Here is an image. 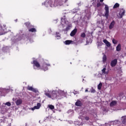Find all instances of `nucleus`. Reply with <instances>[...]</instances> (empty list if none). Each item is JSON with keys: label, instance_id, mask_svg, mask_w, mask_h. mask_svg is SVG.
Listing matches in <instances>:
<instances>
[{"label": "nucleus", "instance_id": "obj_35", "mask_svg": "<svg viewBox=\"0 0 126 126\" xmlns=\"http://www.w3.org/2000/svg\"><path fill=\"white\" fill-rule=\"evenodd\" d=\"M85 119L86 121H88L89 120V117H86Z\"/></svg>", "mask_w": 126, "mask_h": 126}, {"label": "nucleus", "instance_id": "obj_36", "mask_svg": "<svg viewBox=\"0 0 126 126\" xmlns=\"http://www.w3.org/2000/svg\"><path fill=\"white\" fill-rule=\"evenodd\" d=\"M30 23H25V25H26V26H29V25H30Z\"/></svg>", "mask_w": 126, "mask_h": 126}, {"label": "nucleus", "instance_id": "obj_2", "mask_svg": "<svg viewBox=\"0 0 126 126\" xmlns=\"http://www.w3.org/2000/svg\"><path fill=\"white\" fill-rule=\"evenodd\" d=\"M66 25H67L65 29L66 31H68V30H70L71 29V24H69L68 21L66 20L65 16H64L61 18V24L60 25V26L62 27V28H64Z\"/></svg>", "mask_w": 126, "mask_h": 126}, {"label": "nucleus", "instance_id": "obj_30", "mask_svg": "<svg viewBox=\"0 0 126 126\" xmlns=\"http://www.w3.org/2000/svg\"><path fill=\"white\" fill-rule=\"evenodd\" d=\"M5 105L6 106H8V107H10V106H11V103L9 102H7L5 103Z\"/></svg>", "mask_w": 126, "mask_h": 126}, {"label": "nucleus", "instance_id": "obj_32", "mask_svg": "<svg viewBox=\"0 0 126 126\" xmlns=\"http://www.w3.org/2000/svg\"><path fill=\"white\" fill-rule=\"evenodd\" d=\"M91 93H95V92H96V91L95 90V89H93V88H92L91 90Z\"/></svg>", "mask_w": 126, "mask_h": 126}, {"label": "nucleus", "instance_id": "obj_15", "mask_svg": "<svg viewBox=\"0 0 126 126\" xmlns=\"http://www.w3.org/2000/svg\"><path fill=\"white\" fill-rule=\"evenodd\" d=\"M28 90L30 91H32L33 92H37V90L36 89L33 88L32 87L28 86Z\"/></svg>", "mask_w": 126, "mask_h": 126}, {"label": "nucleus", "instance_id": "obj_12", "mask_svg": "<svg viewBox=\"0 0 126 126\" xmlns=\"http://www.w3.org/2000/svg\"><path fill=\"white\" fill-rule=\"evenodd\" d=\"M107 68L105 66L102 70V74H108L109 73V70L106 71Z\"/></svg>", "mask_w": 126, "mask_h": 126}, {"label": "nucleus", "instance_id": "obj_18", "mask_svg": "<svg viewBox=\"0 0 126 126\" xmlns=\"http://www.w3.org/2000/svg\"><path fill=\"white\" fill-rule=\"evenodd\" d=\"M117 101L116 100H113L110 103V106L111 107H113V106H116L117 105Z\"/></svg>", "mask_w": 126, "mask_h": 126}, {"label": "nucleus", "instance_id": "obj_26", "mask_svg": "<svg viewBox=\"0 0 126 126\" xmlns=\"http://www.w3.org/2000/svg\"><path fill=\"white\" fill-rule=\"evenodd\" d=\"M30 32H36V29L35 28H32L29 30Z\"/></svg>", "mask_w": 126, "mask_h": 126}, {"label": "nucleus", "instance_id": "obj_25", "mask_svg": "<svg viewBox=\"0 0 126 126\" xmlns=\"http://www.w3.org/2000/svg\"><path fill=\"white\" fill-rule=\"evenodd\" d=\"M48 107L50 110H54L55 109V106L53 105H48Z\"/></svg>", "mask_w": 126, "mask_h": 126}, {"label": "nucleus", "instance_id": "obj_34", "mask_svg": "<svg viewBox=\"0 0 126 126\" xmlns=\"http://www.w3.org/2000/svg\"><path fill=\"white\" fill-rule=\"evenodd\" d=\"M73 93L74 95H76V94H78V92L75 91L74 92H73Z\"/></svg>", "mask_w": 126, "mask_h": 126}, {"label": "nucleus", "instance_id": "obj_24", "mask_svg": "<svg viewBox=\"0 0 126 126\" xmlns=\"http://www.w3.org/2000/svg\"><path fill=\"white\" fill-rule=\"evenodd\" d=\"M102 61L103 63H106V61H107V56L106 55H103V57L102 58Z\"/></svg>", "mask_w": 126, "mask_h": 126}, {"label": "nucleus", "instance_id": "obj_22", "mask_svg": "<svg viewBox=\"0 0 126 126\" xmlns=\"http://www.w3.org/2000/svg\"><path fill=\"white\" fill-rule=\"evenodd\" d=\"M75 105H76V106H79V107H80V106H81V101L78 100V101L75 103Z\"/></svg>", "mask_w": 126, "mask_h": 126}, {"label": "nucleus", "instance_id": "obj_16", "mask_svg": "<svg viewBox=\"0 0 126 126\" xmlns=\"http://www.w3.org/2000/svg\"><path fill=\"white\" fill-rule=\"evenodd\" d=\"M115 21H113L110 24L109 28V29H113L115 26Z\"/></svg>", "mask_w": 126, "mask_h": 126}, {"label": "nucleus", "instance_id": "obj_4", "mask_svg": "<svg viewBox=\"0 0 126 126\" xmlns=\"http://www.w3.org/2000/svg\"><path fill=\"white\" fill-rule=\"evenodd\" d=\"M104 0H93V5H96L97 7H99V6H101V2H103Z\"/></svg>", "mask_w": 126, "mask_h": 126}, {"label": "nucleus", "instance_id": "obj_6", "mask_svg": "<svg viewBox=\"0 0 126 126\" xmlns=\"http://www.w3.org/2000/svg\"><path fill=\"white\" fill-rule=\"evenodd\" d=\"M58 93L59 94L58 95H59L60 97V96H66L67 92H64V91L59 90L58 91Z\"/></svg>", "mask_w": 126, "mask_h": 126}, {"label": "nucleus", "instance_id": "obj_11", "mask_svg": "<svg viewBox=\"0 0 126 126\" xmlns=\"http://www.w3.org/2000/svg\"><path fill=\"white\" fill-rule=\"evenodd\" d=\"M41 104L40 103H37L36 104V106H35L34 107L32 108V111H34V110H36L39 109V108L41 107Z\"/></svg>", "mask_w": 126, "mask_h": 126}, {"label": "nucleus", "instance_id": "obj_41", "mask_svg": "<svg viewBox=\"0 0 126 126\" xmlns=\"http://www.w3.org/2000/svg\"><path fill=\"white\" fill-rule=\"evenodd\" d=\"M15 21H16V22H17V20H16Z\"/></svg>", "mask_w": 126, "mask_h": 126}, {"label": "nucleus", "instance_id": "obj_17", "mask_svg": "<svg viewBox=\"0 0 126 126\" xmlns=\"http://www.w3.org/2000/svg\"><path fill=\"white\" fill-rule=\"evenodd\" d=\"M122 124H123L124 125H126V116H123L122 117Z\"/></svg>", "mask_w": 126, "mask_h": 126}, {"label": "nucleus", "instance_id": "obj_19", "mask_svg": "<svg viewBox=\"0 0 126 126\" xmlns=\"http://www.w3.org/2000/svg\"><path fill=\"white\" fill-rule=\"evenodd\" d=\"M121 50V44H119L116 47V51H117V52H120Z\"/></svg>", "mask_w": 126, "mask_h": 126}, {"label": "nucleus", "instance_id": "obj_13", "mask_svg": "<svg viewBox=\"0 0 126 126\" xmlns=\"http://www.w3.org/2000/svg\"><path fill=\"white\" fill-rule=\"evenodd\" d=\"M77 32V29H74L70 33V36H71V37H73V36H74V35L76 34Z\"/></svg>", "mask_w": 126, "mask_h": 126}, {"label": "nucleus", "instance_id": "obj_9", "mask_svg": "<svg viewBox=\"0 0 126 126\" xmlns=\"http://www.w3.org/2000/svg\"><path fill=\"white\" fill-rule=\"evenodd\" d=\"M47 66H50V64H47L46 63H44L43 65L41 67V68L43 70H44V71H46V70H48Z\"/></svg>", "mask_w": 126, "mask_h": 126}, {"label": "nucleus", "instance_id": "obj_10", "mask_svg": "<svg viewBox=\"0 0 126 126\" xmlns=\"http://www.w3.org/2000/svg\"><path fill=\"white\" fill-rule=\"evenodd\" d=\"M22 102H23V100L20 98L16 99L15 101L16 105H17V106H19L21 105V104H22Z\"/></svg>", "mask_w": 126, "mask_h": 126}, {"label": "nucleus", "instance_id": "obj_23", "mask_svg": "<svg viewBox=\"0 0 126 126\" xmlns=\"http://www.w3.org/2000/svg\"><path fill=\"white\" fill-rule=\"evenodd\" d=\"M72 43V41L71 40H66L65 41V45H69Z\"/></svg>", "mask_w": 126, "mask_h": 126}, {"label": "nucleus", "instance_id": "obj_27", "mask_svg": "<svg viewBox=\"0 0 126 126\" xmlns=\"http://www.w3.org/2000/svg\"><path fill=\"white\" fill-rule=\"evenodd\" d=\"M120 6V4L118 3H116L115 4V5L113 6V8H117Z\"/></svg>", "mask_w": 126, "mask_h": 126}, {"label": "nucleus", "instance_id": "obj_29", "mask_svg": "<svg viewBox=\"0 0 126 126\" xmlns=\"http://www.w3.org/2000/svg\"><path fill=\"white\" fill-rule=\"evenodd\" d=\"M112 43L113 44H114L115 45H116V44H118V41L116 39H112Z\"/></svg>", "mask_w": 126, "mask_h": 126}, {"label": "nucleus", "instance_id": "obj_7", "mask_svg": "<svg viewBox=\"0 0 126 126\" xmlns=\"http://www.w3.org/2000/svg\"><path fill=\"white\" fill-rule=\"evenodd\" d=\"M117 63H118V60L114 59L111 61L110 65L112 67H114V66H116V65H117Z\"/></svg>", "mask_w": 126, "mask_h": 126}, {"label": "nucleus", "instance_id": "obj_28", "mask_svg": "<svg viewBox=\"0 0 126 126\" xmlns=\"http://www.w3.org/2000/svg\"><path fill=\"white\" fill-rule=\"evenodd\" d=\"M101 87H102V83H100L97 86V88L98 90H101Z\"/></svg>", "mask_w": 126, "mask_h": 126}, {"label": "nucleus", "instance_id": "obj_5", "mask_svg": "<svg viewBox=\"0 0 126 126\" xmlns=\"http://www.w3.org/2000/svg\"><path fill=\"white\" fill-rule=\"evenodd\" d=\"M105 5V12L104 16H105L107 19H108V18L109 17V6H108L107 5Z\"/></svg>", "mask_w": 126, "mask_h": 126}, {"label": "nucleus", "instance_id": "obj_8", "mask_svg": "<svg viewBox=\"0 0 126 126\" xmlns=\"http://www.w3.org/2000/svg\"><path fill=\"white\" fill-rule=\"evenodd\" d=\"M33 68L36 69V68H35V66H36L37 68H39V67H40V64L39 63V62H37V61L33 60Z\"/></svg>", "mask_w": 126, "mask_h": 126}, {"label": "nucleus", "instance_id": "obj_3", "mask_svg": "<svg viewBox=\"0 0 126 126\" xmlns=\"http://www.w3.org/2000/svg\"><path fill=\"white\" fill-rule=\"evenodd\" d=\"M45 95H46L48 98H52L53 99H56L60 97V95L57 94V91H53L51 92V94H50V92L47 93H45Z\"/></svg>", "mask_w": 126, "mask_h": 126}, {"label": "nucleus", "instance_id": "obj_39", "mask_svg": "<svg viewBox=\"0 0 126 126\" xmlns=\"http://www.w3.org/2000/svg\"><path fill=\"white\" fill-rule=\"evenodd\" d=\"M13 101H15V99H14V98H13Z\"/></svg>", "mask_w": 126, "mask_h": 126}, {"label": "nucleus", "instance_id": "obj_20", "mask_svg": "<svg viewBox=\"0 0 126 126\" xmlns=\"http://www.w3.org/2000/svg\"><path fill=\"white\" fill-rule=\"evenodd\" d=\"M125 10H123L122 12H121L120 13H119V15L120 16V18H123V16H124V15H125Z\"/></svg>", "mask_w": 126, "mask_h": 126}, {"label": "nucleus", "instance_id": "obj_21", "mask_svg": "<svg viewBox=\"0 0 126 126\" xmlns=\"http://www.w3.org/2000/svg\"><path fill=\"white\" fill-rule=\"evenodd\" d=\"M56 38L57 40L61 39V34L59 32H56Z\"/></svg>", "mask_w": 126, "mask_h": 126}, {"label": "nucleus", "instance_id": "obj_33", "mask_svg": "<svg viewBox=\"0 0 126 126\" xmlns=\"http://www.w3.org/2000/svg\"><path fill=\"white\" fill-rule=\"evenodd\" d=\"M102 45H103V43L99 42H98L97 46L101 47Z\"/></svg>", "mask_w": 126, "mask_h": 126}, {"label": "nucleus", "instance_id": "obj_42", "mask_svg": "<svg viewBox=\"0 0 126 126\" xmlns=\"http://www.w3.org/2000/svg\"><path fill=\"white\" fill-rule=\"evenodd\" d=\"M0 16H1V14H0Z\"/></svg>", "mask_w": 126, "mask_h": 126}, {"label": "nucleus", "instance_id": "obj_1", "mask_svg": "<svg viewBox=\"0 0 126 126\" xmlns=\"http://www.w3.org/2000/svg\"><path fill=\"white\" fill-rule=\"evenodd\" d=\"M46 0L44 3H42V5H45L46 7H48L49 9L51 7H56V6H62L63 3H65L67 0Z\"/></svg>", "mask_w": 126, "mask_h": 126}, {"label": "nucleus", "instance_id": "obj_37", "mask_svg": "<svg viewBox=\"0 0 126 126\" xmlns=\"http://www.w3.org/2000/svg\"><path fill=\"white\" fill-rule=\"evenodd\" d=\"M4 91H9V89H4Z\"/></svg>", "mask_w": 126, "mask_h": 126}, {"label": "nucleus", "instance_id": "obj_14", "mask_svg": "<svg viewBox=\"0 0 126 126\" xmlns=\"http://www.w3.org/2000/svg\"><path fill=\"white\" fill-rule=\"evenodd\" d=\"M103 43L106 44L107 47H111V43H110L107 39L103 40Z\"/></svg>", "mask_w": 126, "mask_h": 126}, {"label": "nucleus", "instance_id": "obj_40", "mask_svg": "<svg viewBox=\"0 0 126 126\" xmlns=\"http://www.w3.org/2000/svg\"><path fill=\"white\" fill-rule=\"evenodd\" d=\"M26 126H27V124H26Z\"/></svg>", "mask_w": 126, "mask_h": 126}, {"label": "nucleus", "instance_id": "obj_31", "mask_svg": "<svg viewBox=\"0 0 126 126\" xmlns=\"http://www.w3.org/2000/svg\"><path fill=\"white\" fill-rule=\"evenodd\" d=\"M86 35L85 34V33L83 32L81 34V36L82 37V38H85Z\"/></svg>", "mask_w": 126, "mask_h": 126}, {"label": "nucleus", "instance_id": "obj_43", "mask_svg": "<svg viewBox=\"0 0 126 126\" xmlns=\"http://www.w3.org/2000/svg\"><path fill=\"white\" fill-rule=\"evenodd\" d=\"M83 81H84V79H83Z\"/></svg>", "mask_w": 126, "mask_h": 126}, {"label": "nucleus", "instance_id": "obj_38", "mask_svg": "<svg viewBox=\"0 0 126 126\" xmlns=\"http://www.w3.org/2000/svg\"><path fill=\"white\" fill-rule=\"evenodd\" d=\"M85 92H88V89L86 90Z\"/></svg>", "mask_w": 126, "mask_h": 126}]
</instances>
